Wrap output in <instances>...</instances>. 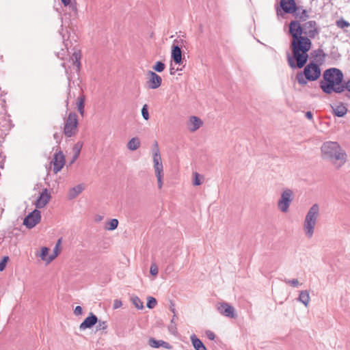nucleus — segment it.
Segmentation results:
<instances>
[{"label": "nucleus", "mask_w": 350, "mask_h": 350, "mask_svg": "<svg viewBox=\"0 0 350 350\" xmlns=\"http://www.w3.org/2000/svg\"><path fill=\"white\" fill-rule=\"evenodd\" d=\"M288 33L292 38L290 44L292 53L286 54L288 64L293 69L301 68L308 62L312 41L308 36L301 35L299 30L295 31L288 28Z\"/></svg>", "instance_id": "f257e3e1"}, {"label": "nucleus", "mask_w": 350, "mask_h": 350, "mask_svg": "<svg viewBox=\"0 0 350 350\" xmlns=\"http://www.w3.org/2000/svg\"><path fill=\"white\" fill-rule=\"evenodd\" d=\"M342 81V72L338 68H331L324 71L323 80L320 82V88L327 94H330L334 92L342 93V88L340 85Z\"/></svg>", "instance_id": "f03ea898"}, {"label": "nucleus", "mask_w": 350, "mask_h": 350, "mask_svg": "<svg viewBox=\"0 0 350 350\" xmlns=\"http://www.w3.org/2000/svg\"><path fill=\"white\" fill-rule=\"evenodd\" d=\"M321 150L322 158L330 161L337 169L347 161V155L337 142H326L323 143Z\"/></svg>", "instance_id": "7ed1b4c3"}, {"label": "nucleus", "mask_w": 350, "mask_h": 350, "mask_svg": "<svg viewBox=\"0 0 350 350\" xmlns=\"http://www.w3.org/2000/svg\"><path fill=\"white\" fill-rule=\"evenodd\" d=\"M288 28L295 31L299 30L301 35L308 36L310 40L315 38L320 33V28L315 21H305L302 24L298 21H291Z\"/></svg>", "instance_id": "20e7f679"}, {"label": "nucleus", "mask_w": 350, "mask_h": 350, "mask_svg": "<svg viewBox=\"0 0 350 350\" xmlns=\"http://www.w3.org/2000/svg\"><path fill=\"white\" fill-rule=\"evenodd\" d=\"M320 76L321 68L316 63L310 62L304 67L303 72L297 73L296 80L299 85L304 86L307 84L308 81H316Z\"/></svg>", "instance_id": "39448f33"}, {"label": "nucleus", "mask_w": 350, "mask_h": 350, "mask_svg": "<svg viewBox=\"0 0 350 350\" xmlns=\"http://www.w3.org/2000/svg\"><path fill=\"white\" fill-rule=\"evenodd\" d=\"M319 213V207L317 204H313L309 209L306 215L304 228L306 234L308 238H311L314 233V229L317 224Z\"/></svg>", "instance_id": "423d86ee"}, {"label": "nucleus", "mask_w": 350, "mask_h": 350, "mask_svg": "<svg viewBox=\"0 0 350 350\" xmlns=\"http://www.w3.org/2000/svg\"><path fill=\"white\" fill-rule=\"evenodd\" d=\"M78 116L75 112H70L65 119L64 134L71 137L75 136L78 131Z\"/></svg>", "instance_id": "0eeeda50"}, {"label": "nucleus", "mask_w": 350, "mask_h": 350, "mask_svg": "<svg viewBox=\"0 0 350 350\" xmlns=\"http://www.w3.org/2000/svg\"><path fill=\"white\" fill-rule=\"evenodd\" d=\"M293 200V192L290 189H285L281 193L280 198L278 202V208L282 213L288 211L291 203Z\"/></svg>", "instance_id": "6e6552de"}, {"label": "nucleus", "mask_w": 350, "mask_h": 350, "mask_svg": "<svg viewBox=\"0 0 350 350\" xmlns=\"http://www.w3.org/2000/svg\"><path fill=\"white\" fill-rule=\"evenodd\" d=\"M297 9L295 0H280V7L276 8V14L278 16L284 14H293Z\"/></svg>", "instance_id": "1a4fd4ad"}, {"label": "nucleus", "mask_w": 350, "mask_h": 350, "mask_svg": "<svg viewBox=\"0 0 350 350\" xmlns=\"http://www.w3.org/2000/svg\"><path fill=\"white\" fill-rule=\"evenodd\" d=\"M217 310L224 317L230 319H237V314L235 308L227 302H219L215 306Z\"/></svg>", "instance_id": "9d476101"}, {"label": "nucleus", "mask_w": 350, "mask_h": 350, "mask_svg": "<svg viewBox=\"0 0 350 350\" xmlns=\"http://www.w3.org/2000/svg\"><path fill=\"white\" fill-rule=\"evenodd\" d=\"M41 219L40 211L35 209L28 215H27L23 221V224L28 228L31 229L38 224Z\"/></svg>", "instance_id": "9b49d317"}, {"label": "nucleus", "mask_w": 350, "mask_h": 350, "mask_svg": "<svg viewBox=\"0 0 350 350\" xmlns=\"http://www.w3.org/2000/svg\"><path fill=\"white\" fill-rule=\"evenodd\" d=\"M146 75V84L149 89L154 90L159 88L161 86L162 83V79L155 72L148 70Z\"/></svg>", "instance_id": "f8f14e48"}, {"label": "nucleus", "mask_w": 350, "mask_h": 350, "mask_svg": "<svg viewBox=\"0 0 350 350\" xmlns=\"http://www.w3.org/2000/svg\"><path fill=\"white\" fill-rule=\"evenodd\" d=\"M51 163L53 165V172L57 174L59 172L65 165V157L62 151L56 152L51 161Z\"/></svg>", "instance_id": "ddd939ff"}, {"label": "nucleus", "mask_w": 350, "mask_h": 350, "mask_svg": "<svg viewBox=\"0 0 350 350\" xmlns=\"http://www.w3.org/2000/svg\"><path fill=\"white\" fill-rule=\"evenodd\" d=\"M98 323V317L92 312H90L88 317L80 324V330L92 328Z\"/></svg>", "instance_id": "4468645a"}, {"label": "nucleus", "mask_w": 350, "mask_h": 350, "mask_svg": "<svg viewBox=\"0 0 350 350\" xmlns=\"http://www.w3.org/2000/svg\"><path fill=\"white\" fill-rule=\"evenodd\" d=\"M51 198V195L48 192V190L46 189H43L35 202L34 204L36 207L38 208H42L44 207L50 201Z\"/></svg>", "instance_id": "2eb2a0df"}, {"label": "nucleus", "mask_w": 350, "mask_h": 350, "mask_svg": "<svg viewBox=\"0 0 350 350\" xmlns=\"http://www.w3.org/2000/svg\"><path fill=\"white\" fill-rule=\"evenodd\" d=\"M176 42H178L176 40L174 41L172 47V59L176 64H180L183 62V53L181 50V47L178 44H175Z\"/></svg>", "instance_id": "dca6fc26"}, {"label": "nucleus", "mask_w": 350, "mask_h": 350, "mask_svg": "<svg viewBox=\"0 0 350 350\" xmlns=\"http://www.w3.org/2000/svg\"><path fill=\"white\" fill-rule=\"evenodd\" d=\"M293 14L295 18V21H298L299 23L305 22L309 18L307 10L304 9L303 6L297 5V10Z\"/></svg>", "instance_id": "f3484780"}, {"label": "nucleus", "mask_w": 350, "mask_h": 350, "mask_svg": "<svg viewBox=\"0 0 350 350\" xmlns=\"http://www.w3.org/2000/svg\"><path fill=\"white\" fill-rule=\"evenodd\" d=\"M148 345L152 348H159L161 347L166 349H171L172 348V345L170 343L161 340H156L154 338H150L149 339Z\"/></svg>", "instance_id": "a211bd4d"}, {"label": "nucleus", "mask_w": 350, "mask_h": 350, "mask_svg": "<svg viewBox=\"0 0 350 350\" xmlns=\"http://www.w3.org/2000/svg\"><path fill=\"white\" fill-rule=\"evenodd\" d=\"M153 163L155 175L163 174V166L161 156H158L157 153L153 154Z\"/></svg>", "instance_id": "6ab92c4d"}, {"label": "nucleus", "mask_w": 350, "mask_h": 350, "mask_svg": "<svg viewBox=\"0 0 350 350\" xmlns=\"http://www.w3.org/2000/svg\"><path fill=\"white\" fill-rule=\"evenodd\" d=\"M84 189V187L83 185L79 184L71 189H70L68 193V198L69 200L75 199L79 195L83 190Z\"/></svg>", "instance_id": "aec40b11"}, {"label": "nucleus", "mask_w": 350, "mask_h": 350, "mask_svg": "<svg viewBox=\"0 0 350 350\" xmlns=\"http://www.w3.org/2000/svg\"><path fill=\"white\" fill-rule=\"evenodd\" d=\"M189 122L192 125V126L189 128V131L191 132H195L203 124V122L201 120V119L196 116H191Z\"/></svg>", "instance_id": "412c9836"}, {"label": "nucleus", "mask_w": 350, "mask_h": 350, "mask_svg": "<svg viewBox=\"0 0 350 350\" xmlns=\"http://www.w3.org/2000/svg\"><path fill=\"white\" fill-rule=\"evenodd\" d=\"M311 55L320 64H323V62L325 60V57H326V54L323 52V49H318L317 50L313 51L311 53Z\"/></svg>", "instance_id": "4be33fe9"}, {"label": "nucleus", "mask_w": 350, "mask_h": 350, "mask_svg": "<svg viewBox=\"0 0 350 350\" xmlns=\"http://www.w3.org/2000/svg\"><path fill=\"white\" fill-rule=\"evenodd\" d=\"M81 53L80 50H75L72 55L71 59L72 61L73 65L77 67V70L79 71L81 68Z\"/></svg>", "instance_id": "5701e85b"}, {"label": "nucleus", "mask_w": 350, "mask_h": 350, "mask_svg": "<svg viewBox=\"0 0 350 350\" xmlns=\"http://www.w3.org/2000/svg\"><path fill=\"white\" fill-rule=\"evenodd\" d=\"M191 341L196 350H207L203 342L195 334L191 336Z\"/></svg>", "instance_id": "b1692460"}, {"label": "nucleus", "mask_w": 350, "mask_h": 350, "mask_svg": "<svg viewBox=\"0 0 350 350\" xmlns=\"http://www.w3.org/2000/svg\"><path fill=\"white\" fill-rule=\"evenodd\" d=\"M140 139L137 137L131 138L127 143V148L129 150L135 151L140 147Z\"/></svg>", "instance_id": "393cba45"}, {"label": "nucleus", "mask_w": 350, "mask_h": 350, "mask_svg": "<svg viewBox=\"0 0 350 350\" xmlns=\"http://www.w3.org/2000/svg\"><path fill=\"white\" fill-rule=\"evenodd\" d=\"M85 96L84 95H81V96L78 97L77 98V109L80 113V115L83 117L85 114Z\"/></svg>", "instance_id": "a878e982"}, {"label": "nucleus", "mask_w": 350, "mask_h": 350, "mask_svg": "<svg viewBox=\"0 0 350 350\" xmlns=\"http://www.w3.org/2000/svg\"><path fill=\"white\" fill-rule=\"evenodd\" d=\"M334 114L338 117H343L347 113V109L343 105H340L336 107H332Z\"/></svg>", "instance_id": "bb28decb"}, {"label": "nucleus", "mask_w": 350, "mask_h": 350, "mask_svg": "<svg viewBox=\"0 0 350 350\" xmlns=\"http://www.w3.org/2000/svg\"><path fill=\"white\" fill-rule=\"evenodd\" d=\"M83 147V143L81 142H78L77 144H75L73 146V152L74 155L72 157V159L70 162V163H73L79 157L81 148Z\"/></svg>", "instance_id": "cd10ccee"}, {"label": "nucleus", "mask_w": 350, "mask_h": 350, "mask_svg": "<svg viewBox=\"0 0 350 350\" xmlns=\"http://www.w3.org/2000/svg\"><path fill=\"white\" fill-rule=\"evenodd\" d=\"M298 300L305 306H308L310 302V295L307 291H301L299 293Z\"/></svg>", "instance_id": "c85d7f7f"}, {"label": "nucleus", "mask_w": 350, "mask_h": 350, "mask_svg": "<svg viewBox=\"0 0 350 350\" xmlns=\"http://www.w3.org/2000/svg\"><path fill=\"white\" fill-rule=\"evenodd\" d=\"M131 301L136 308H137L139 310L144 308L143 302L141 301V299L137 296L132 295L131 297Z\"/></svg>", "instance_id": "c756f323"}, {"label": "nucleus", "mask_w": 350, "mask_h": 350, "mask_svg": "<svg viewBox=\"0 0 350 350\" xmlns=\"http://www.w3.org/2000/svg\"><path fill=\"white\" fill-rule=\"evenodd\" d=\"M61 242H62V239H59L57 241V242L53 249L54 254L51 255L48 257L47 262H51L57 256L58 252H59V246Z\"/></svg>", "instance_id": "7c9ffc66"}, {"label": "nucleus", "mask_w": 350, "mask_h": 350, "mask_svg": "<svg viewBox=\"0 0 350 350\" xmlns=\"http://www.w3.org/2000/svg\"><path fill=\"white\" fill-rule=\"evenodd\" d=\"M118 226V220L117 219H111L106 226V229L108 230H114Z\"/></svg>", "instance_id": "2f4dec72"}, {"label": "nucleus", "mask_w": 350, "mask_h": 350, "mask_svg": "<svg viewBox=\"0 0 350 350\" xmlns=\"http://www.w3.org/2000/svg\"><path fill=\"white\" fill-rule=\"evenodd\" d=\"M96 325V331H101V330H105L107 327V323L105 321H100L98 319V323L95 325Z\"/></svg>", "instance_id": "473e14b6"}, {"label": "nucleus", "mask_w": 350, "mask_h": 350, "mask_svg": "<svg viewBox=\"0 0 350 350\" xmlns=\"http://www.w3.org/2000/svg\"><path fill=\"white\" fill-rule=\"evenodd\" d=\"M165 68V64L161 61H157L152 67L153 70L158 72H163Z\"/></svg>", "instance_id": "72a5a7b5"}, {"label": "nucleus", "mask_w": 350, "mask_h": 350, "mask_svg": "<svg viewBox=\"0 0 350 350\" xmlns=\"http://www.w3.org/2000/svg\"><path fill=\"white\" fill-rule=\"evenodd\" d=\"M200 178L203 179V177L201 176L198 172L193 173V185L195 186H199L202 184V181Z\"/></svg>", "instance_id": "f704fd0d"}, {"label": "nucleus", "mask_w": 350, "mask_h": 350, "mask_svg": "<svg viewBox=\"0 0 350 350\" xmlns=\"http://www.w3.org/2000/svg\"><path fill=\"white\" fill-rule=\"evenodd\" d=\"M157 303V301L155 298H154L152 297H148L146 306L148 308L152 309L156 306Z\"/></svg>", "instance_id": "c9c22d12"}, {"label": "nucleus", "mask_w": 350, "mask_h": 350, "mask_svg": "<svg viewBox=\"0 0 350 350\" xmlns=\"http://www.w3.org/2000/svg\"><path fill=\"white\" fill-rule=\"evenodd\" d=\"M49 249L48 247H42L40 257L41 258V259L42 260L47 261L48 258H46V257L49 254Z\"/></svg>", "instance_id": "e433bc0d"}, {"label": "nucleus", "mask_w": 350, "mask_h": 350, "mask_svg": "<svg viewBox=\"0 0 350 350\" xmlns=\"http://www.w3.org/2000/svg\"><path fill=\"white\" fill-rule=\"evenodd\" d=\"M336 25L338 27L344 29L345 27H348L350 26V23L344 19L341 18L336 21Z\"/></svg>", "instance_id": "4c0bfd02"}, {"label": "nucleus", "mask_w": 350, "mask_h": 350, "mask_svg": "<svg viewBox=\"0 0 350 350\" xmlns=\"http://www.w3.org/2000/svg\"><path fill=\"white\" fill-rule=\"evenodd\" d=\"M8 260H9V256H5L3 257V258L0 261V271H3L5 269V267H6V264L8 262Z\"/></svg>", "instance_id": "58836bf2"}, {"label": "nucleus", "mask_w": 350, "mask_h": 350, "mask_svg": "<svg viewBox=\"0 0 350 350\" xmlns=\"http://www.w3.org/2000/svg\"><path fill=\"white\" fill-rule=\"evenodd\" d=\"M142 115L144 120H148L149 119V113L148 110V105H144L142 109Z\"/></svg>", "instance_id": "ea45409f"}, {"label": "nucleus", "mask_w": 350, "mask_h": 350, "mask_svg": "<svg viewBox=\"0 0 350 350\" xmlns=\"http://www.w3.org/2000/svg\"><path fill=\"white\" fill-rule=\"evenodd\" d=\"M284 281L286 284H291L293 287H297L299 285V281L297 279H293V280L285 279Z\"/></svg>", "instance_id": "a19ab883"}, {"label": "nucleus", "mask_w": 350, "mask_h": 350, "mask_svg": "<svg viewBox=\"0 0 350 350\" xmlns=\"http://www.w3.org/2000/svg\"><path fill=\"white\" fill-rule=\"evenodd\" d=\"M150 274L154 276H155L158 274L159 269L155 263H153L151 265L150 269Z\"/></svg>", "instance_id": "79ce46f5"}, {"label": "nucleus", "mask_w": 350, "mask_h": 350, "mask_svg": "<svg viewBox=\"0 0 350 350\" xmlns=\"http://www.w3.org/2000/svg\"><path fill=\"white\" fill-rule=\"evenodd\" d=\"M340 87H342V92L347 90L348 92H350V79L348 80L347 82H345V83H342V85H340Z\"/></svg>", "instance_id": "37998d69"}, {"label": "nucleus", "mask_w": 350, "mask_h": 350, "mask_svg": "<svg viewBox=\"0 0 350 350\" xmlns=\"http://www.w3.org/2000/svg\"><path fill=\"white\" fill-rule=\"evenodd\" d=\"M152 151H153V154L157 153L158 154V156H161L159 148V145H158V143L157 141H154V142Z\"/></svg>", "instance_id": "c03bdc74"}, {"label": "nucleus", "mask_w": 350, "mask_h": 350, "mask_svg": "<svg viewBox=\"0 0 350 350\" xmlns=\"http://www.w3.org/2000/svg\"><path fill=\"white\" fill-rule=\"evenodd\" d=\"M157 178L158 188L161 189L163 186V174L156 175Z\"/></svg>", "instance_id": "a18cd8bd"}, {"label": "nucleus", "mask_w": 350, "mask_h": 350, "mask_svg": "<svg viewBox=\"0 0 350 350\" xmlns=\"http://www.w3.org/2000/svg\"><path fill=\"white\" fill-rule=\"evenodd\" d=\"M122 305V301L120 299H115L113 301V308L118 309L120 308Z\"/></svg>", "instance_id": "49530a36"}, {"label": "nucleus", "mask_w": 350, "mask_h": 350, "mask_svg": "<svg viewBox=\"0 0 350 350\" xmlns=\"http://www.w3.org/2000/svg\"><path fill=\"white\" fill-rule=\"evenodd\" d=\"M206 335L207 338L211 340H213L215 338V334L212 331H210V330L206 331Z\"/></svg>", "instance_id": "de8ad7c7"}, {"label": "nucleus", "mask_w": 350, "mask_h": 350, "mask_svg": "<svg viewBox=\"0 0 350 350\" xmlns=\"http://www.w3.org/2000/svg\"><path fill=\"white\" fill-rule=\"evenodd\" d=\"M74 314L77 316L82 314V308L79 306H77L74 310Z\"/></svg>", "instance_id": "09e8293b"}, {"label": "nucleus", "mask_w": 350, "mask_h": 350, "mask_svg": "<svg viewBox=\"0 0 350 350\" xmlns=\"http://www.w3.org/2000/svg\"><path fill=\"white\" fill-rule=\"evenodd\" d=\"M53 137L56 140L57 143H59L62 139V135L60 133H55L53 135Z\"/></svg>", "instance_id": "8fccbe9b"}, {"label": "nucleus", "mask_w": 350, "mask_h": 350, "mask_svg": "<svg viewBox=\"0 0 350 350\" xmlns=\"http://www.w3.org/2000/svg\"><path fill=\"white\" fill-rule=\"evenodd\" d=\"M169 330L172 334H175L176 333V325L171 323V325L169 326Z\"/></svg>", "instance_id": "3c124183"}, {"label": "nucleus", "mask_w": 350, "mask_h": 350, "mask_svg": "<svg viewBox=\"0 0 350 350\" xmlns=\"http://www.w3.org/2000/svg\"><path fill=\"white\" fill-rule=\"evenodd\" d=\"M305 116L310 120H312L313 119V114L310 111L306 112Z\"/></svg>", "instance_id": "603ef678"}, {"label": "nucleus", "mask_w": 350, "mask_h": 350, "mask_svg": "<svg viewBox=\"0 0 350 350\" xmlns=\"http://www.w3.org/2000/svg\"><path fill=\"white\" fill-rule=\"evenodd\" d=\"M61 1L64 6H67L70 4L71 0H61Z\"/></svg>", "instance_id": "864d4df0"}, {"label": "nucleus", "mask_w": 350, "mask_h": 350, "mask_svg": "<svg viewBox=\"0 0 350 350\" xmlns=\"http://www.w3.org/2000/svg\"><path fill=\"white\" fill-rule=\"evenodd\" d=\"M170 310L174 313V314H176V310L174 308V305L172 302H171V306H170Z\"/></svg>", "instance_id": "5fc2aeb1"}, {"label": "nucleus", "mask_w": 350, "mask_h": 350, "mask_svg": "<svg viewBox=\"0 0 350 350\" xmlns=\"http://www.w3.org/2000/svg\"><path fill=\"white\" fill-rule=\"evenodd\" d=\"M176 72V70H175L174 68H171L170 70V75H173Z\"/></svg>", "instance_id": "6e6d98bb"}, {"label": "nucleus", "mask_w": 350, "mask_h": 350, "mask_svg": "<svg viewBox=\"0 0 350 350\" xmlns=\"http://www.w3.org/2000/svg\"><path fill=\"white\" fill-rule=\"evenodd\" d=\"M176 317V314H174L172 319L171 320V323L173 324L175 320V318Z\"/></svg>", "instance_id": "4d7b16f0"}, {"label": "nucleus", "mask_w": 350, "mask_h": 350, "mask_svg": "<svg viewBox=\"0 0 350 350\" xmlns=\"http://www.w3.org/2000/svg\"><path fill=\"white\" fill-rule=\"evenodd\" d=\"M71 7H72V10H77V8H76V6H75V5H71Z\"/></svg>", "instance_id": "13d9d810"}, {"label": "nucleus", "mask_w": 350, "mask_h": 350, "mask_svg": "<svg viewBox=\"0 0 350 350\" xmlns=\"http://www.w3.org/2000/svg\"><path fill=\"white\" fill-rule=\"evenodd\" d=\"M182 70L181 68H180H180H177V69H176V71H178V70Z\"/></svg>", "instance_id": "bf43d9fd"}, {"label": "nucleus", "mask_w": 350, "mask_h": 350, "mask_svg": "<svg viewBox=\"0 0 350 350\" xmlns=\"http://www.w3.org/2000/svg\"><path fill=\"white\" fill-rule=\"evenodd\" d=\"M66 104L68 105V98L66 100Z\"/></svg>", "instance_id": "052dcab7"}]
</instances>
